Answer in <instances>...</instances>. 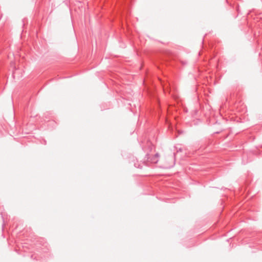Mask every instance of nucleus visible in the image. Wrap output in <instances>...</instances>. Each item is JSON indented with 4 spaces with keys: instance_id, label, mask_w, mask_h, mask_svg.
<instances>
[{
    "instance_id": "obj_1",
    "label": "nucleus",
    "mask_w": 262,
    "mask_h": 262,
    "mask_svg": "<svg viewBox=\"0 0 262 262\" xmlns=\"http://www.w3.org/2000/svg\"><path fill=\"white\" fill-rule=\"evenodd\" d=\"M16 73H17V70H16V69H15V70L13 71V74L14 76H15V75H16Z\"/></svg>"
},
{
    "instance_id": "obj_2",
    "label": "nucleus",
    "mask_w": 262,
    "mask_h": 262,
    "mask_svg": "<svg viewBox=\"0 0 262 262\" xmlns=\"http://www.w3.org/2000/svg\"><path fill=\"white\" fill-rule=\"evenodd\" d=\"M156 156L158 157V156H159L158 154H156Z\"/></svg>"
}]
</instances>
